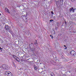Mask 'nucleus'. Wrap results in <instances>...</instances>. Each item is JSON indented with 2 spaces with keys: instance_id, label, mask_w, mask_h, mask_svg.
Instances as JSON below:
<instances>
[{
  "instance_id": "f257e3e1",
  "label": "nucleus",
  "mask_w": 76,
  "mask_h": 76,
  "mask_svg": "<svg viewBox=\"0 0 76 76\" xmlns=\"http://www.w3.org/2000/svg\"><path fill=\"white\" fill-rule=\"evenodd\" d=\"M5 76H12V74L9 71H6L5 73Z\"/></svg>"
},
{
  "instance_id": "f03ea898",
  "label": "nucleus",
  "mask_w": 76,
  "mask_h": 76,
  "mask_svg": "<svg viewBox=\"0 0 76 76\" xmlns=\"http://www.w3.org/2000/svg\"><path fill=\"white\" fill-rule=\"evenodd\" d=\"M69 12L70 13H72V12L73 13L76 12V8L74 9L73 7H71L69 9Z\"/></svg>"
},
{
  "instance_id": "7ed1b4c3",
  "label": "nucleus",
  "mask_w": 76,
  "mask_h": 76,
  "mask_svg": "<svg viewBox=\"0 0 76 76\" xmlns=\"http://www.w3.org/2000/svg\"><path fill=\"white\" fill-rule=\"evenodd\" d=\"M2 67L3 69H4L5 70H8V69H9V67L8 66L6 65H3L2 66Z\"/></svg>"
},
{
  "instance_id": "20e7f679",
  "label": "nucleus",
  "mask_w": 76,
  "mask_h": 76,
  "mask_svg": "<svg viewBox=\"0 0 76 76\" xmlns=\"http://www.w3.org/2000/svg\"><path fill=\"white\" fill-rule=\"evenodd\" d=\"M12 56L13 58H14V59H15V60H16V61H17L18 62H20V59H19V58L16 57V56L14 55H13Z\"/></svg>"
},
{
  "instance_id": "39448f33",
  "label": "nucleus",
  "mask_w": 76,
  "mask_h": 76,
  "mask_svg": "<svg viewBox=\"0 0 76 76\" xmlns=\"http://www.w3.org/2000/svg\"><path fill=\"white\" fill-rule=\"evenodd\" d=\"M70 53L71 54L72 56H74L76 54V52H75V51L72 50L70 52Z\"/></svg>"
},
{
  "instance_id": "423d86ee",
  "label": "nucleus",
  "mask_w": 76,
  "mask_h": 76,
  "mask_svg": "<svg viewBox=\"0 0 76 76\" xmlns=\"http://www.w3.org/2000/svg\"><path fill=\"white\" fill-rule=\"evenodd\" d=\"M29 47L30 48H31L32 47H33L34 46V43H30L29 45Z\"/></svg>"
},
{
  "instance_id": "0eeeda50",
  "label": "nucleus",
  "mask_w": 76,
  "mask_h": 76,
  "mask_svg": "<svg viewBox=\"0 0 76 76\" xmlns=\"http://www.w3.org/2000/svg\"><path fill=\"white\" fill-rule=\"evenodd\" d=\"M5 28L6 30H7V31H9L10 28H9V27L8 26H5Z\"/></svg>"
},
{
  "instance_id": "6e6552de",
  "label": "nucleus",
  "mask_w": 76,
  "mask_h": 76,
  "mask_svg": "<svg viewBox=\"0 0 76 76\" xmlns=\"http://www.w3.org/2000/svg\"><path fill=\"white\" fill-rule=\"evenodd\" d=\"M30 48V49H31V50L32 51H35V47H32V48Z\"/></svg>"
},
{
  "instance_id": "1a4fd4ad",
  "label": "nucleus",
  "mask_w": 76,
  "mask_h": 76,
  "mask_svg": "<svg viewBox=\"0 0 76 76\" xmlns=\"http://www.w3.org/2000/svg\"><path fill=\"white\" fill-rule=\"evenodd\" d=\"M56 2V4L57 6H58V5H60V1H57Z\"/></svg>"
},
{
  "instance_id": "9d476101",
  "label": "nucleus",
  "mask_w": 76,
  "mask_h": 76,
  "mask_svg": "<svg viewBox=\"0 0 76 76\" xmlns=\"http://www.w3.org/2000/svg\"><path fill=\"white\" fill-rule=\"evenodd\" d=\"M5 10H7L8 13H10V12H9V10L7 9V8H5Z\"/></svg>"
},
{
  "instance_id": "9b49d317",
  "label": "nucleus",
  "mask_w": 76,
  "mask_h": 76,
  "mask_svg": "<svg viewBox=\"0 0 76 76\" xmlns=\"http://www.w3.org/2000/svg\"><path fill=\"white\" fill-rule=\"evenodd\" d=\"M34 68L35 70H37L38 69V67H37V66L34 65Z\"/></svg>"
},
{
  "instance_id": "f8f14e48",
  "label": "nucleus",
  "mask_w": 76,
  "mask_h": 76,
  "mask_svg": "<svg viewBox=\"0 0 76 76\" xmlns=\"http://www.w3.org/2000/svg\"><path fill=\"white\" fill-rule=\"evenodd\" d=\"M63 0H60V2H59L60 4H63Z\"/></svg>"
},
{
  "instance_id": "ddd939ff",
  "label": "nucleus",
  "mask_w": 76,
  "mask_h": 76,
  "mask_svg": "<svg viewBox=\"0 0 76 76\" xmlns=\"http://www.w3.org/2000/svg\"><path fill=\"white\" fill-rule=\"evenodd\" d=\"M50 75H51V76H54V75L53 72H51L50 74Z\"/></svg>"
},
{
  "instance_id": "4468645a",
  "label": "nucleus",
  "mask_w": 76,
  "mask_h": 76,
  "mask_svg": "<svg viewBox=\"0 0 76 76\" xmlns=\"http://www.w3.org/2000/svg\"><path fill=\"white\" fill-rule=\"evenodd\" d=\"M26 17H27V16H22V18H26Z\"/></svg>"
},
{
  "instance_id": "2eb2a0df",
  "label": "nucleus",
  "mask_w": 76,
  "mask_h": 76,
  "mask_svg": "<svg viewBox=\"0 0 76 76\" xmlns=\"http://www.w3.org/2000/svg\"><path fill=\"white\" fill-rule=\"evenodd\" d=\"M51 13L52 15H53L54 12H53V11H52V12H51Z\"/></svg>"
},
{
  "instance_id": "dca6fc26",
  "label": "nucleus",
  "mask_w": 76,
  "mask_h": 76,
  "mask_svg": "<svg viewBox=\"0 0 76 76\" xmlns=\"http://www.w3.org/2000/svg\"><path fill=\"white\" fill-rule=\"evenodd\" d=\"M53 21H54V20H50V22H53Z\"/></svg>"
},
{
  "instance_id": "f3484780",
  "label": "nucleus",
  "mask_w": 76,
  "mask_h": 76,
  "mask_svg": "<svg viewBox=\"0 0 76 76\" xmlns=\"http://www.w3.org/2000/svg\"><path fill=\"white\" fill-rule=\"evenodd\" d=\"M2 49H3V48H1V47H0V50L1 51H2Z\"/></svg>"
},
{
  "instance_id": "a211bd4d",
  "label": "nucleus",
  "mask_w": 76,
  "mask_h": 76,
  "mask_svg": "<svg viewBox=\"0 0 76 76\" xmlns=\"http://www.w3.org/2000/svg\"><path fill=\"white\" fill-rule=\"evenodd\" d=\"M38 43L37 42H36V43H34L35 45H37V44Z\"/></svg>"
},
{
  "instance_id": "6ab92c4d",
  "label": "nucleus",
  "mask_w": 76,
  "mask_h": 76,
  "mask_svg": "<svg viewBox=\"0 0 76 76\" xmlns=\"http://www.w3.org/2000/svg\"><path fill=\"white\" fill-rule=\"evenodd\" d=\"M72 32H73V33H76V31H73Z\"/></svg>"
},
{
  "instance_id": "aec40b11",
  "label": "nucleus",
  "mask_w": 76,
  "mask_h": 76,
  "mask_svg": "<svg viewBox=\"0 0 76 76\" xmlns=\"http://www.w3.org/2000/svg\"><path fill=\"white\" fill-rule=\"evenodd\" d=\"M71 1H75V0H71Z\"/></svg>"
},
{
  "instance_id": "412c9836",
  "label": "nucleus",
  "mask_w": 76,
  "mask_h": 76,
  "mask_svg": "<svg viewBox=\"0 0 76 76\" xmlns=\"http://www.w3.org/2000/svg\"><path fill=\"white\" fill-rule=\"evenodd\" d=\"M64 47H66V46L65 45H64Z\"/></svg>"
},
{
  "instance_id": "4be33fe9",
  "label": "nucleus",
  "mask_w": 76,
  "mask_h": 76,
  "mask_svg": "<svg viewBox=\"0 0 76 76\" xmlns=\"http://www.w3.org/2000/svg\"><path fill=\"white\" fill-rule=\"evenodd\" d=\"M53 36H52V39H53Z\"/></svg>"
},
{
  "instance_id": "5701e85b",
  "label": "nucleus",
  "mask_w": 76,
  "mask_h": 76,
  "mask_svg": "<svg viewBox=\"0 0 76 76\" xmlns=\"http://www.w3.org/2000/svg\"><path fill=\"white\" fill-rule=\"evenodd\" d=\"M56 61H58V60H56Z\"/></svg>"
},
{
  "instance_id": "b1692460",
  "label": "nucleus",
  "mask_w": 76,
  "mask_h": 76,
  "mask_svg": "<svg viewBox=\"0 0 76 76\" xmlns=\"http://www.w3.org/2000/svg\"><path fill=\"white\" fill-rule=\"evenodd\" d=\"M66 23H67V22L65 21V24H66Z\"/></svg>"
},
{
  "instance_id": "393cba45",
  "label": "nucleus",
  "mask_w": 76,
  "mask_h": 76,
  "mask_svg": "<svg viewBox=\"0 0 76 76\" xmlns=\"http://www.w3.org/2000/svg\"><path fill=\"white\" fill-rule=\"evenodd\" d=\"M13 65H14V66H15V64L14 63H13Z\"/></svg>"
},
{
  "instance_id": "a878e982",
  "label": "nucleus",
  "mask_w": 76,
  "mask_h": 76,
  "mask_svg": "<svg viewBox=\"0 0 76 76\" xmlns=\"http://www.w3.org/2000/svg\"><path fill=\"white\" fill-rule=\"evenodd\" d=\"M50 37H52V36L51 35H50Z\"/></svg>"
},
{
  "instance_id": "bb28decb",
  "label": "nucleus",
  "mask_w": 76,
  "mask_h": 76,
  "mask_svg": "<svg viewBox=\"0 0 76 76\" xmlns=\"http://www.w3.org/2000/svg\"><path fill=\"white\" fill-rule=\"evenodd\" d=\"M65 49H67V48H65Z\"/></svg>"
},
{
  "instance_id": "cd10ccee",
  "label": "nucleus",
  "mask_w": 76,
  "mask_h": 76,
  "mask_svg": "<svg viewBox=\"0 0 76 76\" xmlns=\"http://www.w3.org/2000/svg\"><path fill=\"white\" fill-rule=\"evenodd\" d=\"M37 63H38H38H39L38 62H37Z\"/></svg>"
},
{
  "instance_id": "c85d7f7f",
  "label": "nucleus",
  "mask_w": 76,
  "mask_h": 76,
  "mask_svg": "<svg viewBox=\"0 0 76 76\" xmlns=\"http://www.w3.org/2000/svg\"><path fill=\"white\" fill-rule=\"evenodd\" d=\"M57 1H58L59 0H56Z\"/></svg>"
},
{
  "instance_id": "c756f323",
  "label": "nucleus",
  "mask_w": 76,
  "mask_h": 76,
  "mask_svg": "<svg viewBox=\"0 0 76 76\" xmlns=\"http://www.w3.org/2000/svg\"><path fill=\"white\" fill-rule=\"evenodd\" d=\"M26 19H27V18H26Z\"/></svg>"
},
{
  "instance_id": "7c9ffc66",
  "label": "nucleus",
  "mask_w": 76,
  "mask_h": 76,
  "mask_svg": "<svg viewBox=\"0 0 76 76\" xmlns=\"http://www.w3.org/2000/svg\"><path fill=\"white\" fill-rule=\"evenodd\" d=\"M36 42H37V41L36 40Z\"/></svg>"
},
{
  "instance_id": "2f4dec72",
  "label": "nucleus",
  "mask_w": 76,
  "mask_h": 76,
  "mask_svg": "<svg viewBox=\"0 0 76 76\" xmlns=\"http://www.w3.org/2000/svg\"><path fill=\"white\" fill-rule=\"evenodd\" d=\"M27 60H29V59H27Z\"/></svg>"
},
{
  "instance_id": "473e14b6",
  "label": "nucleus",
  "mask_w": 76,
  "mask_h": 76,
  "mask_svg": "<svg viewBox=\"0 0 76 76\" xmlns=\"http://www.w3.org/2000/svg\"><path fill=\"white\" fill-rule=\"evenodd\" d=\"M40 64H41V63H40Z\"/></svg>"
},
{
  "instance_id": "72a5a7b5",
  "label": "nucleus",
  "mask_w": 76,
  "mask_h": 76,
  "mask_svg": "<svg viewBox=\"0 0 76 76\" xmlns=\"http://www.w3.org/2000/svg\"><path fill=\"white\" fill-rule=\"evenodd\" d=\"M69 72V73H70V72Z\"/></svg>"
},
{
  "instance_id": "f704fd0d",
  "label": "nucleus",
  "mask_w": 76,
  "mask_h": 76,
  "mask_svg": "<svg viewBox=\"0 0 76 76\" xmlns=\"http://www.w3.org/2000/svg\"><path fill=\"white\" fill-rule=\"evenodd\" d=\"M57 26H58V25H57Z\"/></svg>"
}]
</instances>
